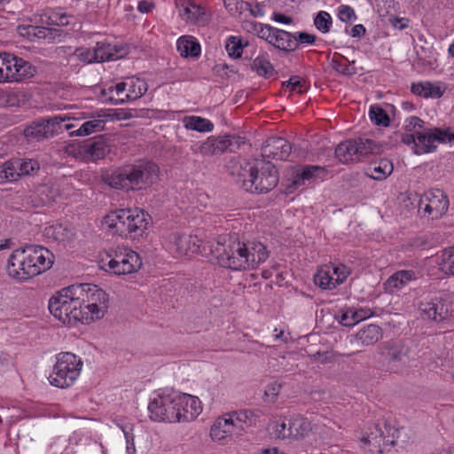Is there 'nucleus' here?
Listing matches in <instances>:
<instances>
[{"label": "nucleus", "instance_id": "37", "mask_svg": "<svg viewBox=\"0 0 454 454\" xmlns=\"http://www.w3.org/2000/svg\"><path fill=\"white\" fill-rule=\"evenodd\" d=\"M435 262L441 272L454 276V246L445 248L437 254Z\"/></svg>", "mask_w": 454, "mask_h": 454}, {"label": "nucleus", "instance_id": "21", "mask_svg": "<svg viewBox=\"0 0 454 454\" xmlns=\"http://www.w3.org/2000/svg\"><path fill=\"white\" fill-rule=\"evenodd\" d=\"M101 442L90 439L81 432H74L64 454H105Z\"/></svg>", "mask_w": 454, "mask_h": 454}, {"label": "nucleus", "instance_id": "33", "mask_svg": "<svg viewBox=\"0 0 454 454\" xmlns=\"http://www.w3.org/2000/svg\"><path fill=\"white\" fill-rule=\"evenodd\" d=\"M394 166L391 160L380 159L378 161L372 162L366 168L365 174L374 180H384L392 174Z\"/></svg>", "mask_w": 454, "mask_h": 454}, {"label": "nucleus", "instance_id": "4", "mask_svg": "<svg viewBox=\"0 0 454 454\" xmlns=\"http://www.w3.org/2000/svg\"><path fill=\"white\" fill-rule=\"evenodd\" d=\"M81 295L82 294L77 285L62 288L49 300L51 314L64 325L76 322L85 324Z\"/></svg>", "mask_w": 454, "mask_h": 454}, {"label": "nucleus", "instance_id": "57", "mask_svg": "<svg viewBox=\"0 0 454 454\" xmlns=\"http://www.w3.org/2000/svg\"><path fill=\"white\" fill-rule=\"evenodd\" d=\"M19 31L22 35L34 36L39 39L45 38L47 33V29L45 27L36 26L19 27Z\"/></svg>", "mask_w": 454, "mask_h": 454}, {"label": "nucleus", "instance_id": "12", "mask_svg": "<svg viewBox=\"0 0 454 454\" xmlns=\"http://www.w3.org/2000/svg\"><path fill=\"white\" fill-rule=\"evenodd\" d=\"M179 392L173 389H160L148 404L151 419L159 422L175 423L179 421L176 417V407Z\"/></svg>", "mask_w": 454, "mask_h": 454}, {"label": "nucleus", "instance_id": "22", "mask_svg": "<svg viewBox=\"0 0 454 454\" xmlns=\"http://www.w3.org/2000/svg\"><path fill=\"white\" fill-rule=\"evenodd\" d=\"M179 16L188 24H192L200 27L207 26L210 21V14L206 12V9L188 0L183 4H177Z\"/></svg>", "mask_w": 454, "mask_h": 454}, {"label": "nucleus", "instance_id": "43", "mask_svg": "<svg viewBox=\"0 0 454 454\" xmlns=\"http://www.w3.org/2000/svg\"><path fill=\"white\" fill-rule=\"evenodd\" d=\"M247 45L248 42H244L240 36L230 35L226 38L225 50L229 57L237 59L242 56L243 50Z\"/></svg>", "mask_w": 454, "mask_h": 454}, {"label": "nucleus", "instance_id": "63", "mask_svg": "<svg viewBox=\"0 0 454 454\" xmlns=\"http://www.w3.org/2000/svg\"><path fill=\"white\" fill-rule=\"evenodd\" d=\"M265 4L262 3H256L254 4L248 2V6H246L245 11H248L253 17L261 18L266 13Z\"/></svg>", "mask_w": 454, "mask_h": 454}, {"label": "nucleus", "instance_id": "25", "mask_svg": "<svg viewBox=\"0 0 454 454\" xmlns=\"http://www.w3.org/2000/svg\"><path fill=\"white\" fill-rule=\"evenodd\" d=\"M361 442L362 447L370 452L381 454L384 448L394 445L395 441L389 435H385L379 425H375L367 435L361 438Z\"/></svg>", "mask_w": 454, "mask_h": 454}, {"label": "nucleus", "instance_id": "50", "mask_svg": "<svg viewBox=\"0 0 454 454\" xmlns=\"http://www.w3.org/2000/svg\"><path fill=\"white\" fill-rule=\"evenodd\" d=\"M369 117L372 122L377 126L387 127L390 122L389 116L383 108L377 105H372L369 109Z\"/></svg>", "mask_w": 454, "mask_h": 454}, {"label": "nucleus", "instance_id": "64", "mask_svg": "<svg viewBox=\"0 0 454 454\" xmlns=\"http://www.w3.org/2000/svg\"><path fill=\"white\" fill-rule=\"evenodd\" d=\"M390 23L394 28L403 30L409 27L410 20L407 18L395 17L390 20Z\"/></svg>", "mask_w": 454, "mask_h": 454}, {"label": "nucleus", "instance_id": "31", "mask_svg": "<svg viewBox=\"0 0 454 454\" xmlns=\"http://www.w3.org/2000/svg\"><path fill=\"white\" fill-rule=\"evenodd\" d=\"M127 102L140 98L148 90L146 82L137 77H129L121 82Z\"/></svg>", "mask_w": 454, "mask_h": 454}, {"label": "nucleus", "instance_id": "53", "mask_svg": "<svg viewBox=\"0 0 454 454\" xmlns=\"http://www.w3.org/2000/svg\"><path fill=\"white\" fill-rule=\"evenodd\" d=\"M314 25L318 31L326 34L332 27L333 19L327 12L320 11L314 18Z\"/></svg>", "mask_w": 454, "mask_h": 454}, {"label": "nucleus", "instance_id": "54", "mask_svg": "<svg viewBox=\"0 0 454 454\" xmlns=\"http://www.w3.org/2000/svg\"><path fill=\"white\" fill-rule=\"evenodd\" d=\"M19 176H27L39 168V163L33 160H14Z\"/></svg>", "mask_w": 454, "mask_h": 454}, {"label": "nucleus", "instance_id": "29", "mask_svg": "<svg viewBox=\"0 0 454 454\" xmlns=\"http://www.w3.org/2000/svg\"><path fill=\"white\" fill-rule=\"evenodd\" d=\"M387 359L390 370L394 372H401L408 362V348L402 344H395L387 348Z\"/></svg>", "mask_w": 454, "mask_h": 454}, {"label": "nucleus", "instance_id": "34", "mask_svg": "<svg viewBox=\"0 0 454 454\" xmlns=\"http://www.w3.org/2000/svg\"><path fill=\"white\" fill-rule=\"evenodd\" d=\"M176 49L182 57H198L201 49L197 39L192 35H182L177 39Z\"/></svg>", "mask_w": 454, "mask_h": 454}, {"label": "nucleus", "instance_id": "3", "mask_svg": "<svg viewBox=\"0 0 454 454\" xmlns=\"http://www.w3.org/2000/svg\"><path fill=\"white\" fill-rule=\"evenodd\" d=\"M236 182L247 192L265 193L276 187L278 176L271 162L254 160L240 165Z\"/></svg>", "mask_w": 454, "mask_h": 454}, {"label": "nucleus", "instance_id": "60", "mask_svg": "<svg viewBox=\"0 0 454 454\" xmlns=\"http://www.w3.org/2000/svg\"><path fill=\"white\" fill-rule=\"evenodd\" d=\"M356 313L355 307L346 308L342 310L340 323L348 327L356 325L359 323V321H356Z\"/></svg>", "mask_w": 454, "mask_h": 454}, {"label": "nucleus", "instance_id": "62", "mask_svg": "<svg viewBox=\"0 0 454 454\" xmlns=\"http://www.w3.org/2000/svg\"><path fill=\"white\" fill-rule=\"evenodd\" d=\"M296 40V49H298L299 45H312L315 43L317 36L312 34H309L307 32H296L293 34Z\"/></svg>", "mask_w": 454, "mask_h": 454}, {"label": "nucleus", "instance_id": "56", "mask_svg": "<svg viewBox=\"0 0 454 454\" xmlns=\"http://www.w3.org/2000/svg\"><path fill=\"white\" fill-rule=\"evenodd\" d=\"M223 4L231 16H238L245 11L246 6H248V2L243 0H223Z\"/></svg>", "mask_w": 454, "mask_h": 454}, {"label": "nucleus", "instance_id": "47", "mask_svg": "<svg viewBox=\"0 0 454 454\" xmlns=\"http://www.w3.org/2000/svg\"><path fill=\"white\" fill-rule=\"evenodd\" d=\"M282 88L285 92L302 94L309 90V84L303 78L295 75L283 82Z\"/></svg>", "mask_w": 454, "mask_h": 454}, {"label": "nucleus", "instance_id": "27", "mask_svg": "<svg viewBox=\"0 0 454 454\" xmlns=\"http://www.w3.org/2000/svg\"><path fill=\"white\" fill-rule=\"evenodd\" d=\"M418 278L417 273L411 270H402L395 272L391 275L387 281L385 282V289L387 292L394 294L407 285H409L411 281H414Z\"/></svg>", "mask_w": 454, "mask_h": 454}, {"label": "nucleus", "instance_id": "11", "mask_svg": "<svg viewBox=\"0 0 454 454\" xmlns=\"http://www.w3.org/2000/svg\"><path fill=\"white\" fill-rule=\"evenodd\" d=\"M82 292V312L85 325L104 317L108 309V294L96 285L84 283L77 285Z\"/></svg>", "mask_w": 454, "mask_h": 454}, {"label": "nucleus", "instance_id": "41", "mask_svg": "<svg viewBox=\"0 0 454 454\" xmlns=\"http://www.w3.org/2000/svg\"><path fill=\"white\" fill-rule=\"evenodd\" d=\"M381 337V329L376 325H369L357 333L358 340L366 346L378 342Z\"/></svg>", "mask_w": 454, "mask_h": 454}, {"label": "nucleus", "instance_id": "8", "mask_svg": "<svg viewBox=\"0 0 454 454\" xmlns=\"http://www.w3.org/2000/svg\"><path fill=\"white\" fill-rule=\"evenodd\" d=\"M402 141L410 146L416 154L430 153L436 150L439 144L454 145V129L430 128L415 134H403Z\"/></svg>", "mask_w": 454, "mask_h": 454}, {"label": "nucleus", "instance_id": "44", "mask_svg": "<svg viewBox=\"0 0 454 454\" xmlns=\"http://www.w3.org/2000/svg\"><path fill=\"white\" fill-rule=\"evenodd\" d=\"M45 234L58 242H64L72 238L73 230L62 223H57L45 228Z\"/></svg>", "mask_w": 454, "mask_h": 454}, {"label": "nucleus", "instance_id": "55", "mask_svg": "<svg viewBox=\"0 0 454 454\" xmlns=\"http://www.w3.org/2000/svg\"><path fill=\"white\" fill-rule=\"evenodd\" d=\"M424 129V121L417 117L411 116L405 119L404 121V130L403 134H415L417 132H421Z\"/></svg>", "mask_w": 454, "mask_h": 454}, {"label": "nucleus", "instance_id": "18", "mask_svg": "<svg viewBox=\"0 0 454 454\" xmlns=\"http://www.w3.org/2000/svg\"><path fill=\"white\" fill-rule=\"evenodd\" d=\"M350 271L344 264L324 265L320 267L314 276V282L322 289L332 290L342 284Z\"/></svg>", "mask_w": 454, "mask_h": 454}, {"label": "nucleus", "instance_id": "35", "mask_svg": "<svg viewBox=\"0 0 454 454\" xmlns=\"http://www.w3.org/2000/svg\"><path fill=\"white\" fill-rule=\"evenodd\" d=\"M292 430V440H301L305 438L309 432L312 430L311 422L301 415H292L290 416Z\"/></svg>", "mask_w": 454, "mask_h": 454}, {"label": "nucleus", "instance_id": "38", "mask_svg": "<svg viewBox=\"0 0 454 454\" xmlns=\"http://www.w3.org/2000/svg\"><path fill=\"white\" fill-rule=\"evenodd\" d=\"M242 28L247 33L257 35L259 38L269 43L270 37L273 32L274 27L259 23L254 20H245L242 23Z\"/></svg>", "mask_w": 454, "mask_h": 454}, {"label": "nucleus", "instance_id": "26", "mask_svg": "<svg viewBox=\"0 0 454 454\" xmlns=\"http://www.w3.org/2000/svg\"><path fill=\"white\" fill-rule=\"evenodd\" d=\"M291 145L283 137H273L265 142L262 151L267 157L277 160H285L291 153Z\"/></svg>", "mask_w": 454, "mask_h": 454}, {"label": "nucleus", "instance_id": "48", "mask_svg": "<svg viewBox=\"0 0 454 454\" xmlns=\"http://www.w3.org/2000/svg\"><path fill=\"white\" fill-rule=\"evenodd\" d=\"M322 171L323 168L317 166L305 167L301 171L296 173L294 179V184L296 187L305 185L307 181H309L312 178L317 176L318 174Z\"/></svg>", "mask_w": 454, "mask_h": 454}, {"label": "nucleus", "instance_id": "28", "mask_svg": "<svg viewBox=\"0 0 454 454\" xmlns=\"http://www.w3.org/2000/svg\"><path fill=\"white\" fill-rule=\"evenodd\" d=\"M420 310L428 319L440 322L444 319L447 309L443 303L442 298L434 296L420 304Z\"/></svg>", "mask_w": 454, "mask_h": 454}, {"label": "nucleus", "instance_id": "30", "mask_svg": "<svg viewBox=\"0 0 454 454\" xmlns=\"http://www.w3.org/2000/svg\"><path fill=\"white\" fill-rule=\"evenodd\" d=\"M269 43L285 52L296 50V40L292 33L274 27Z\"/></svg>", "mask_w": 454, "mask_h": 454}, {"label": "nucleus", "instance_id": "52", "mask_svg": "<svg viewBox=\"0 0 454 454\" xmlns=\"http://www.w3.org/2000/svg\"><path fill=\"white\" fill-rule=\"evenodd\" d=\"M18 169L14 160L4 162L0 166V179L4 182H13L19 178Z\"/></svg>", "mask_w": 454, "mask_h": 454}, {"label": "nucleus", "instance_id": "39", "mask_svg": "<svg viewBox=\"0 0 454 454\" xmlns=\"http://www.w3.org/2000/svg\"><path fill=\"white\" fill-rule=\"evenodd\" d=\"M183 124L186 129L198 132H211L214 129L212 121L200 116H185L183 119Z\"/></svg>", "mask_w": 454, "mask_h": 454}, {"label": "nucleus", "instance_id": "17", "mask_svg": "<svg viewBox=\"0 0 454 454\" xmlns=\"http://www.w3.org/2000/svg\"><path fill=\"white\" fill-rule=\"evenodd\" d=\"M107 152V145L103 139L85 140L72 144L67 147L69 154L84 161H96L103 159Z\"/></svg>", "mask_w": 454, "mask_h": 454}, {"label": "nucleus", "instance_id": "14", "mask_svg": "<svg viewBox=\"0 0 454 454\" xmlns=\"http://www.w3.org/2000/svg\"><path fill=\"white\" fill-rule=\"evenodd\" d=\"M2 66L4 67L3 82H20L31 78L36 74V67L28 61L13 54H3Z\"/></svg>", "mask_w": 454, "mask_h": 454}, {"label": "nucleus", "instance_id": "5", "mask_svg": "<svg viewBox=\"0 0 454 454\" xmlns=\"http://www.w3.org/2000/svg\"><path fill=\"white\" fill-rule=\"evenodd\" d=\"M159 168L153 162H145L114 172L108 177V184L114 189L142 190L158 179Z\"/></svg>", "mask_w": 454, "mask_h": 454}, {"label": "nucleus", "instance_id": "61", "mask_svg": "<svg viewBox=\"0 0 454 454\" xmlns=\"http://www.w3.org/2000/svg\"><path fill=\"white\" fill-rule=\"evenodd\" d=\"M337 16L340 20L346 23H351L357 19L354 9L349 5L344 4L339 7Z\"/></svg>", "mask_w": 454, "mask_h": 454}, {"label": "nucleus", "instance_id": "6", "mask_svg": "<svg viewBox=\"0 0 454 454\" xmlns=\"http://www.w3.org/2000/svg\"><path fill=\"white\" fill-rule=\"evenodd\" d=\"M254 413L241 410L218 417L210 428L214 442H222L241 435L252 425Z\"/></svg>", "mask_w": 454, "mask_h": 454}, {"label": "nucleus", "instance_id": "9", "mask_svg": "<svg viewBox=\"0 0 454 454\" xmlns=\"http://www.w3.org/2000/svg\"><path fill=\"white\" fill-rule=\"evenodd\" d=\"M84 113L76 114H58L47 120L34 122L24 130V136L28 140L41 141L53 137L63 130H71L74 124L71 121L85 120Z\"/></svg>", "mask_w": 454, "mask_h": 454}, {"label": "nucleus", "instance_id": "10", "mask_svg": "<svg viewBox=\"0 0 454 454\" xmlns=\"http://www.w3.org/2000/svg\"><path fill=\"white\" fill-rule=\"evenodd\" d=\"M142 266L140 255L129 248H118L106 254L100 261V268L117 276L137 272Z\"/></svg>", "mask_w": 454, "mask_h": 454}, {"label": "nucleus", "instance_id": "32", "mask_svg": "<svg viewBox=\"0 0 454 454\" xmlns=\"http://www.w3.org/2000/svg\"><path fill=\"white\" fill-rule=\"evenodd\" d=\"M411 91L417 96L425 98H440L445 89L436 83L428 81L411 83Z\"/></svg>", "mask_w": 454, "mask_h": 454}, {"label": "nucleus", "instance_id": "42", "mask_svg": "<svg viewBox=\"0 0 454 454\" xmlns=\"http://www.w3.org/2000/svg\"><path fill=\"white\" fill-rule=\"evenodd\" d=\"M252 70L254 71L258 75L263 77H270L273 74L274 68L266 52L260 53L254 59L252 63Z\"/></svg>", "mask_w": 454, "mask_h": 454}, {"label": "nucleus", "instance_id": "20", "mask_svg": "<svg viewBox=\"0 0 454 454\" xmlns=\"http://www.w3.org/2000/svg\"><path fill=\"white\" fill-rule=\"evenodd\" d=\"M231 145V141L230 136H210L203 142H193L191 145V151L194 154L207 157L222 154L226 152Z\"/></svg>", "mask_w": 454, "mask_h": 454}, {"label": "nucleus", "instance_id": "15", "mask_svg": "<svg viewBox=\"0 0 454 454\" xmlns=\"http://www.w3.org/2000/svg\"><path fill=\"white\" fill-rule=\"evenodd\" d=\"M449 199L439 189H431L425 192L419 201V210L431 219L442 217L448 210Z\"/></svg>", "mask_w": 454, "mask_h": 454}, {"label": "nucleus", "instance_id": "36", "mask_svg": "<svg viewBox=\"0 0 454 454\" xmlns=\"http://www.w3.org/2000/svg\"><path fill=\"white\" fill-rule=\"evenodd\" d=\"M101 94L102 100L106 103L116 106L127 102V95L124 93L121 82L103 89Z\"/></svg>", "mask_w": 454, "mask_h": 454}, {"label": "nucleus", "instance_id": "13", "mask_svg": "<svg viewBox=\"0 0 454 454\" xmlns=\"http://www.w3.org/2000/svg\"><path fill=\"white\" fill-rule=\"evenodd\" d=\"M373 148L374 142L371 139H349L338 145L335 155L342 163L361 161L372 153Z\"/></svg>", "mask_w": 454, "mask_h": 454}, {"label": "nucleus", "instance_id": "7", "mask_svg": "<svg viewBox=\"0 0 454 454\" xmlns=\"http://www.w3.org/2000/svg\"><path fill=\"white\" fill-rule=\"evenodd\" d=\"M82 358L71 352H60L55 356V363L48 377L49 383L59 388L74 385L82 371Z\"/></svg>", "mask_w": 454, "mask_h": 454}, {"label": "nucleus", "instance_id": "23", "mask_svg": "<svg viewBox=\"0 0 454 454\" xmlns=\"http://www.w3.org/2000/svg\"><path fill=\"white\" fill-rule=\"evenodd\" d=\"M26 256L22 248L14 250L9 256L6 271L10 278L23 282L34 278L33 273L28 271Z\"/></svg>", "mask_w": 454, "mask_h": 454}, {"label": "nucleus", "instance_id": "45", "mask_svg": "<svg viewBox=\"0 0 454 454\" xmlns=\"http://www.w3.org/2000/svg\"><path fill=\"white\" fill-rule=\"evenodd\" d=\"M330 64L333 70L343 75L350 76L356 74V67L340 54L335 53Z\"/></svg>", "mask_w": 454, "mask_h": 454}, {"label": "nucleus", "instance_id": "46", "mask_svg": "<svg viewBox=\"0 0 454 454\" xmlns=\"http://www.w3.org/2000/svg\"><path fill=\"white\" fill-rule=\"evenodd\" d=\"M97 62L114 60L117 58V51L106 42H98L94 47Z\"/></svg>", "mask_w": 454, "mask_h": 454}, {"label": "nucleus", "instance_id": "2", "mask_svg": "<svg viewBox=\"0 0 454 454\" xmlns=\"http://www.w3.org/2000/svg\"><path fill=\"white\" fill-rule=\"evenodd\" d=\"M150 221V215L141 208H122L106 215L101 226L112 235L138 239L145 234Z\"/></svg>", "mask_w": 454, "mask_h": 454}, {"label": "nucleus", "instance_id": "40", "mask_svg": "<svg viewBox=\"0 0 454 454\" xmlns=\"http://www.w3.org/2000/svg\"><path fill=\"white\" fill-rule=\"evenodd\" d=\"M105 121L99 118L85 121L77 129L70 131V137L89 136L104 129Z\"/></svg>", "mask_w": 454, "mask_h": 454}, {"label": "nucleus", "instance_id": "24", "mask_svg": "<svg viewBox=\"0 0 454 454\" xmlns=\"http://www.w3.org/2000/svg\"><path fill=\"white\" fill-rule=\"evenodd\" d=\"M176 408L178 422L192 421L202 412V403L197 396L180 392Z\"/></svg>", "mask_w": 454, "mask_h": 454}, {"label": "nucleus", "instance_id": "59", "mask_svg": "<svg viewBox=\"0 0 454 454\" xmlns=\"http://www.w3.org/2000/svg\"><path fill=\"white\" fill-rule=\"evenodd\" d=\"M120 427L126 439V454H136L137 450L132 434L133 427L131 425H125L121 426Z\"/></svg>", "mask_w": 454, "mask_h": 454}, {"label": "nucleus", "instance_id": "16", "mask_svg": "<svg viewBox=\"0 0 454 454\" xmlns=\"http://www.w3.org/2000/svg\"><path fill=\"white\" fill-rule=\"evenodd\" d=\"M22 250L28 263V271L33 273L34 277L44 272L53 264V254L42 246L27 245L22 247Z\"/></svg>", "mask_w": 454, "mask_h": 454}, {"label": "nucleus", "instance_id": "58", "mask_svg": "<svg viewBox=\"0 0 454 454\" xmlns=\"http://www.w3.org/2000/svg\"><path fill=\"white\" fill-rule=\"evenodd\" d=\"M95 50L90 48H85L81 47L75 50L74 56L77 58L78 60L85 63V64H90L96 61L95 57Z\"/></svg>", "mask_w": 454, "mask_h": 454}, {"label": "nucleus", "instance_id": "19", "mask_svg": "<svg viewBox=\"0 0 454 454\" xmlns=\"http://www.w3.org/2000/svg\"><path fill=\"white\" fill-rule=\"evenodd\" d=\"M166 248L176 257H182L200 251V239L197 236L182 232L170 233L166 241Z\"/></svg>", "mask_w": 454, "mask_h": 454}, {"label": "nucleus", "instance_id": "1", "mask_svg": "<svg viewBox=\"0 0 454 454\" xmlns=\"http://www.w3.org/2000/svg\"><path fill=\"white\" fill-rule=\"evenodd\" d=\"M211 254L221 267L241 271L258 268L268 259L269 251L261 242L229 239L228 242L212 245Z\"/></svg>", "mask_w": 454, "mask_h": 454}, {"label": "nucleus", "instance_id": "49", "mask_svg": "<svg viewBox=\"0 0 454 454\" xmlns=\"http://www.w3.org/2000/svg\"><path fill=\"white\" fill-rule=\"evenodd\" d=\"M72 19L73 17L66 13L61 8L51 10L47 13V24L51 26H67Z\"/></svg>", "mask_w": 454, "mask_h": 454}, {"label": "nucleus", "instance_id": "51", "mask_svg": "<svg viewBox=\"0 0 454 454\" xmlns=\"http://www.w3.org/2000/svg\"><path fill=\"white\" fill-rule=\"evenodd\" d=\"M290 416L284 417L276 422L274 426V434L277 438L292 440V430L290 428Z\"/></svg>", "mask_w": 454, "mask_h": 454}]
</instances>
